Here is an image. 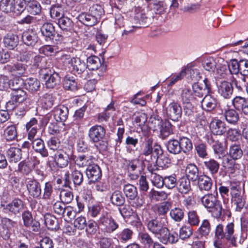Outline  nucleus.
I'll use <instances>...</instances> for the list:
<instances>
[{"instance_id":"f257e3e1","label":"nucleus","mask_w":248,"mask_h":248,"mask_svg":"<svg viewBox=\"0 0 248 248\" xmlns=\"http://www.w3.org/2000/svg\"><path fill=\"white\" fill-rule=\"evenodd\" d=\"M61 59L75 74L80 75L86 69V64L79 58L71 57L70 55H64L62 56Z\"/></svg>"},{"instance_id":"f03ea898","label":"nucleus","mask_w":248,"mask_h":248,"mask_svg":"<svg viewBox=\"0 0 248 248\" xmlns=\"http://www.w3.org/2000/svg\"><path fill=\"white\" fill-rule=\"evenodd\" d=\"M63 173V179L66 184H69L72 180L75 185L79 186L83 182V174L77 169L75 164H70Z\"/></svg>"},{"instance_id":"7ed1b4c3","label":"nucleus","mask_w":248,"mask_h":248,"mask_svg":"<svg viewBox=\"0 0 248 248\" xmlns=\"http://www.w3.org/2000/svg\"><path fill=\"white\" fill-rule=\"evenodd\" d=\"M168 223L167 218L163 217L160 218L159 222L156 219L150 220L147 226L148 230L159 239L163 233L168 232V228L166 227Z\"/></svg>"},{"instance_id":"20e7f679","label":"nucleus","mask_w":248,"mask_h":248,"mask_svg":"<svg viewBox=\"0 0 248 248\" xmlns=\"http://www.w3.org/2000/svg\"><path fill=\"white\" fill-rule=\"evenodd\" d=\"M230 194L231 202L235 206V210L240 212L243 208L245 205V199L243 197L244 192H242L240 187L231 183Z\"/></svg>"},{"instance_id":"39448f33","label":"nucleus","mask_w":248,"mask_h":248,"mask_svg":"<svg viewBox=\"0 0 248 248\" xmlns=\"http://www.w3.org/2000/svg\"><path fill=\"white\" fill-rule=\"evenodd\" d=\"M98 226L105 234H110L115 231L119 225L110 216L102 215L97 220Z\"/></svg>"},{"instance_id":"423d86ee","label":"nucleus","mask_w":248,"mask_h":248,"mask_svg":"<svg viewBox=\"0 0 248 248\" xmlns=\"http://www.w3.org/2000/svg\"><path fill=\"white\" fill-rule=\"evenodd\" d=\"M43 78L45 80L46 87L48 89H53L59 85L60 78L59 74L50 69H46L42 71Z\"/></svg>"},{"instance_id":"0eeeda50","label":"nucleus","mask_w":248,"mask_h":248,"mask_svg":"<svg viewBox=\"0 0 248 248\" xmlns=\"http://www.w3.org/2000/svg\"><path fill=\"white\" fill-rule=\"evenodd\" d=\"M165 111L167 116L172 121H178L181 117V106L178 103L174 101L168 104Z\"/></svg>"},{"instance_id":"6e6552de","label":"nucleus","mask_w":248,"mask_h":248,"mask_svg":"<svg viewBox=\"0 0 248 248\" xmlns=\"http://www.w3.org/2000/svg\"><path fill=\"white\" fill-rule=\"evenodd\" d=\"M16 223L12 220L3 217L0 224V236L5 240L8 239L11 235L12 229L16 226Z\"/></svg>"},{"instance_id":"1a4fd4ad","label":"nucleus","mask_w":248,"mask_h":248,"mask_svg":"<svg viewBox=\"0 0 248 248\" xmlns=\"http://www.w3.org/2000/svg\"><path fill=\"white\" fill-rule=\"evenodd\" d=\"M106 134L105 128L99 125L92 126L88 131L90 140L94 143L98 142L103 140Z\"/></svg>"},{"instance_id":"9d476101","label":"nucleus","mask_w":248,"mask_h":248,"mask_svg":"<svg viewBox=\"0 0 248 248\" xmlns=\"http://www.w3.org/2000/svg\"><path fill=\"white\" fill-rule=\"evenodd\" d=\"M26 182V187L29 194L34 198L40 197L42 190L39 183L32 178H27Z\"/></svg>"},{"instance_id":"9b49d317","label":"nucleus","mask_w":248,"mask_h":248,"mask_svg":"<svg viewBox=\"0 0 248 248\" xmlns=\"http://www.w3.org/2000/svg\"><path fill=\"white\" fill-rule=\"evenodd\" d=\"M209 127L212 133L216 135H222L227 130L225 123L217 118H214L211 121Z\"/></svg>"},{"instance_id":"f8f14e48","label":"nucleus","mask_w":248,"mask_h":248,"mask_svg":"<svg viewBox=\"0 0 248 248\" xmlns=\"http://www.w3.org/2000/svg\"><path fill=\"white\" fill-rule=\"evenodd\" d=\"M69 159V155L63 149L57 151L54 154V162L58 167L63 168L66 167Z\"/></svg>"},{"instance_id":"ddd939ff","label":"nucleus","mask_w":248,"mask_h":248,"mask_svg":"<svg viewBox=\"0 0 248 248\" xmlns=\"http://www.w3.org/2000/svg\"><path fill=\"white\" fill-rule=\"evenodd\" d=\"M203 82L204 84L195 83L192 85L193 92L195 96L201 97L209 92L210 85L207 78H205Z\"/></svg>"},{"instance_id":"4468645a","label":"nucleus","mask_w":248,"mask_h":248,"mask_svg":"<svg viewBox=\"0 0 248 248\" xmlns=\"http://www.w3.org/2000/svg\"><path fill=\"white\" fill-rule=\"evenodd\" d=\"M231 158L224 157L222 162V165L226 171L232 175H234L239 171L240 168V164L237 163Z\"/></svg>"},{"instance_id":"2eb2a0df","label":"nucleus","mask_w":248,"mask_h":248,"mask_svg":"<svg viewBox=\"0 0 248 248\" xmlns=\"http://www.w3.org/2000/svg\"><path fill=\"white\" fill-rule=\"evenodd\" d=\"M2 206L5 212L9 211L14 214H16L23 209V203L21 200L16 199L8 204L2 205Z\"/></svg>"},{"instance_id":"dca6fc26","label":"nucleus","mask_w":248,"mask_h":248,"mask_svg":"<svg viewBox=\"0 0 248 248\" xmlns=\"http://www.w3.org/2000/svg\"><path fill=\"white\" fill-rule=\"evenodd\" d=\"M218 93L225 99L230 98L233 92V87L232 84L228 81H221L217 86Z\"/></svg>"},{"instance_id":"f3484780","label":"nucleus","mask_w":248,"mask_h":248,"mask_svg":"<svg viewBox=\"0 0 248 248\" xmlns=\"http://www.w3.org/2000/svg\"><path fill=\"white\" fill-rule=\"evenodd\" d=\"M86 174L91 181L95 182L99 179L102 175L99 166L93 163L86 169Z\"/></svg>"},{"instance_id":"a211bd4d","label":"nucleus","mask_w":248,"mask_h":248,"mask_svg":"<svg viewBox=\"0 0 248 248\" xmlns=\"http://www.w3.org/2000/svg\"><path fill=\"white\" fill-rule=\"evenodd\" d=\"M39 127V125L38 124V121L34 118H31L26 124V128L28 132V140H32L35 138Z\"/></svg>"},{"instance_id":"6ab92c4d","label":"nucleus","mask_w":248,"mask_h":248,"mask_svg":"<svg viewBox=\"0 0 248 248\" xmlns=\"http://www.w3.org/2000/svg\"><path fill=\"white\" fill-rule=\"evenodd\" d=\"M229 72L227 62L222 58L217 60L214 74L217 78H224Z\"/></svg>"},{"instance_id":"aec40b11","label":"nucleus","mask_w":248,"mask_h":248,"mask_svg":"<svg viewBox=\"0 0 248 248\" xmlns=\"http://www.w3.org/2000/svg\"><path fill=\"white\" fill-rule=\"evenodd\" d=\"M68 108L64 106H60L55 108L53 110V116L57 122L62 123L67 118Z\"/></svg>"},{"instance_id":"412c9836","label":"nucleus","mask_w":248,"mask_h":248,"mask_svg":"<svg viewBox=\"0 0 248 248\" xmlns=\"http://www.w3.org/2000/svg\"><path fill=\"white\" fill-rule=\"evenodd\" d=\"M30 140L31 141L32 147L36 152L39 153L43 157L48 155V152L45 148L44 142L40 138H34L32 140Z\"/></svg>"},{"instance_id":"4be33fe9","label":"nucleus","mask_w":248,"mask_h":248,"mask_svg":"<svg viewBox=\"0 0 248 248\" xmlns=\"http://www.w3.org/2000/svg\"><path fill=\"white\" fill-rule=\"evenodd\" d=\"M234 107L242 111L245 114H248V100L241 96H236L232 100Z\"/></svg>"},{"instance_id":"5701e85b","label":"nucleus","mask_w":248,"mask_h":248,"mask_svg":"<svg viewBox=\"0 0 248 248\" xmlns=\"http://www.w3.org/2000/svg\"><path fill=\"white\" fill-rule=\"evenodd\" d=\"M203 109L211 111L214 109L217 104L216 98L211 94L206 95L201 101Z\"/></svg>"},{"instance_id":"b1692460","label":"nucleus","mask_w":248,"mask_h":248,"mask_svg":"<svg viewBox=\"0 0 248 248\" xmlns=\"http://www.w3.org/2000/svg\"><path fill=\"white\" fill-rule=\"evenodd\" d=\"M43 199L45 200H48V204H53L54 201H55L52 185L50 182L45 183L43 189Z\"/></svg>"},{"instance_id":"393cba45","label":"nucleus","mask_w":248,"mask_h":248,"mask_svg":"<svg viewBox=\"0 0 248 248\" xmlns=\"http://www.w3.org/2000/svg\"><path fill=\"white\" fill-rule=\"evenodd\" d=\"M54 99L52 94L46 93L40 97L39 101V105L45 110L51 108L54 104Z\"/></svg>"},{"instance_id":"a878e982","label":"nucleus","mask_w":248,"mask_h":248,"mask_svg":"<svg viewBox=\"0 0 248 248\" xmlns=\"http://www.w3.org/2000/svg\"><path fill=\"white\" fill-rule=\"evenodd\" d=\"M217 194L215 195L213 194H207L202 196L201 199L202 205L207 209L213 207L219 201L217 199Z\"/></svg>"},{"instance_id":"bb28decb","label":"nucleus","mask_w":248,"mask_h":248,"mask_svg":"<svg viewBox=\"0 0 248 248\" xmlns=\"http://www.w3.org/2000/svg\"><path fill=\"white\" fill-rule=\"evenodd\" d=\"M6 154L10 161L17 162L22 157V151L21 149L15 147H11L7 152Z\"/></svg>"},{"instance_id":"cd10ccee","label":"nucleus","mask_w":248,"mask_h":248,"mask_svg":"<svg viewBox=\"0 0 248 248\" xmlns=\"http://www.w3.org/2000/svg\"><path fill=\"white\" fill-rule=\"evenodd\" d=\"M3 136L7 141H13L17 137V128L15 124L8 125L4 130Z\"/></svg>"},{"instance_id":"c85d7f7f","label":"nucleus","mask_w":248,"mask_h":248,"mask_svg":"<svg viewBox=\"0 0 248 248\" xmlns=\"http://www.w3.org/2000/svg\"><path fill=\"white\" fill-rule=\"evenodd\" d=\"M212 185V179L207 175H201L198 178V186L202 191H209L211 188Z\"/></svg>"},{"instance_id":"c756f323","label":"nucleus","mask_w":248,"mask_h":248,"mask_svg":"<svg viewBox=\"0 0 248 248\" xmlns=\"http://www.w3.org/2000/svg\"><path fill=\"white\" fill-rule=\"evenodd\" d=\"M94 160V158L92 155H79L75 160V163L80 167L88 168L93 164Z\"/></svg>"},{"instance_id":"7c9ffc66","label":"nucleus","mask_w":248,"mask_h":248,"mask_svg":"<svg viewBox=\"0 0 248 248\" xmlns=\"http://www.w3.org/2000/svg\"><path fill=\"white\" fill-rule=\"evenodd\" d=\"M22 38L23 42L27 46H33L38 40L36 34L31 31H24L22 34Z\"/></svg>"},{"instance_id":"2f4dec72","label":"nucleus","mask_w":248,"mask_h":248,"mask_svg":"<svg viewBox=\"0 0 248 248\" xmlns=\"http://www.w3.org/2000/svg\"><path fill=\"white\" fill-rule=\"evenodd\" d=\"M247 238V234H245L241 230L240 232L234 234L228 242L233 247H237L242 245Z\"/></svg>"},{"instance_id":"473e14b6","label":"nucleus","mask_w":248,"mask_h":248,"mask_svg":"<svg viewBox=\"0 0 248 248\" xmlns=\"http://www.w3.org/2000/svg\"><path fill=\"white\" fill-rule=\"evenodd\" d=\"M78 18L80 22L88 26H94L98 21V19L90 12L89 13H81L79 15Z\"/></svg>"},{"instance_id":"72a5a7b5","label":"nucleus","mask_w":248,"mask_h":248,"mask_svg":"<svg viewBox=\"0 0 248 248\" xmlns=\"http://www.w3.org/2000/svg\"><path fill=\"white\" fill-rule=\"evenodd\" d=\"M18 42V37L12 33L7 34L3 38V43L5 47L13 49Z\"/></svg>"},{"instance_id":"f704fd0d","label":"nucleus","mask_w":248,"mask_h":248,"mask_svg":"<svg viewBox=\"0 0 248 248\" xmlns=\"http://www.w3.org/2000/svg\"><path fill=\"white\" fill-rule=\"evenodd\" d=\"M24 85L27 90L33 93L39 90L40 82L36 78H30L25 80Z\"/></svg>"},{"instance_id":"c9c22d12","label":"nucleus","mask_w":248,"mask_h":248,"mask_svg":"<svg viewBox=\"0 0 248 248\" xmlns=\"http://www.w3.org/2000/svg\"><path fill=\"white\" fill-rule=\"evenodd\" d=\"M63 86L65 90L72 91L76 90L77 83L76 82L75 77L70 75H66L64 78Z\"/></svg>"},{"instance_id":"e433bc0d","label":"nucleus","mask_w":248,"mask_h":248,"mask_svg":"<svg viewBox=\"0 0 248 248\" xmlns=\"http://www.w3.org/2000/svg\"><path fill=\"white\" fill-rule=\"evenodd\" d=\"M138 239L144 248H150L154 244L153 239L147 232L139 233Z\"/></svg>"},{"instance_id":"4c0bfd02","label":"nucleus","mask_w":248,"mask_h":248,"mask_svg":"<svg viewBox=\"0 0 248 248\" xmlns=\"http://www.w3.org/2000/svg\"><path fill=\"white\" fill-rule=\"evenodd\" d=\"M102 65L101 62L99 57L92 55L87 59L86 68L92 70L98 69Z\"/></svg>"},{"instance_id":"58836bf2","label":"nucleus","mask_w":248,"mask_h":248,"mask_svg":"<svg viewBox=\"0 0 248 248\" xmlns=\"http://www.w3.org/2000/svg\"><path fill=\"white\" fill-rule=\"evenodd\" d=\"M187 178L192 181H196L199 178V171L197 166L193 164H188L186 169Z\"/></svg>"},{"instance_id":"ea45409f","label":"nucleus","mask_w":248,"mask_h":248,"mask_svg":"<svg viewBox=\"0 0 248 248\" xmlns=\"http://www.w3.org/2000/svg\"><path fill=\"white\" fill-rule=\"evenodd\" d=\"M206 169L208 170L212 174H216L219 168V163L214 159L210 158L203 162Z\"/></svg>"},{"instance_id":"a19ab883","label":"nucleus","mask_w":248,"mask_h":248,"mask_svg":"<svg viewBox=\"0 0 248 248\" xmlns=\"http://www.w3.org/2000/svg\"><path fill=\"white\" fill-rule=\"evenodd\" d=\"M160 241L163 243L173 244L177 242L178 240V236L177 233L173 232L170 233L168 229V232L163 233L160 238Z\"/></svg>"},{"instance_id":"79ce46f5","label":"nucleus","mask_w":248,"mask_h":248,"mask_svg":"<svg viewBox=\"0 0 248 248\" xmlns=\"http://www.w3.org/2000/svg\"><path fill=\"white\" fill-rule=\"evenodd\" d=\"M177 189L181 193H187L191 189L189 180L186 177L181 178L178 182Z\"/></svg>"},{"instance_id":"37998d69","label":"nucleus","mask_w":248,"mask_h":248,"mask_svg":"<svg viewBox=\"0 0 248 248\" xmlns=\"http://www.w3.org/2000/svg\"><path fill=\"white\" fill-rule=\"evenodd\" d=\"M27 98L26 92L22 89L13 91L11 97V101L14 103H22Z\"/></svg>"},{"instance_id":"c03bdc74","label":"nucleus","mask_w":248,"mask_h":248,"mask_svg":"<svg viewBox=\"0 0 248 248\" xmlns=\"http://www.w3.org/2000/svg\"><path fill=\"white\" fill-rule=\"evenodd\" d=\"M42 34L46 38L53 39L55 29L53 25L49 23H45L41 28Z\"/></svg>"},{"instance_id":"a18cd8bd","label":"nucleus","mask_w":248,"mask_h":248,"mask_svg":"<svg viewBox=\"0 0 248 248\" xmlns=\"http://www.w3.org/2000/svg\"><path fill=\"white\" fill-rule=\"evenodd\" d=\"M50 15L52 18L59 20L64 16V10L61 5H53L50 9Z\"/></svg>"},{"instance_id":"49530a36","label":"nucleus","mask_w":248,"mask_h":248,"mask_svg":"<svg viewBox=\"0 0 248 248\" xmlns=\"http://www.w3.org/2000/svg\"><path fill=\"white\" fill-rule=\"evenodd\" d=\"M179 141L181 151L184 153H188L192 149V143L189 139L183 137L179 139Z\"/></svg>"},{"instance_id":"de8ad7c7","label":"nucleus","mask_w":248,"mask_h":248,"mask_svg":"<svg viewBox=\"0 0 248 248\" xmlns=\"http://www.w3.org/2000/svg\"><path fill=\"white\" fill-rule=\"evenodd\" d=\"M229 154L231 158L236 160L242 156L243 151L239 145L234 144L230 147Z\"/></svg>"},{"instance_id":"09e8293b","label":"nucleus","mask_w":248,"mask_h":248,"mask_svg":"<svg viewBox=\"0 0 248 248\" xmlns=\"http://www.w3.org/2000/svg\"><path fill=\"white\" fill-rule=\"evenodd\" d=\"M64 124L60 122L50 123L48 127V133L51 135H57L63 131Z\"/></svg>"},{"instance_id":"8fccbe9b","label":"nucleus","mask_w":248,"mask_h":248,"mask_svg":"<svg viewBox=\"0 0 248 248\" xmlns=\"http://www.w3.org/2000/svg\"><path fill=\"white\" fill-rule=\"evenodd\" d=\"M44 220L46 225L49 229H56L58 226L56 217L50 214H46L44 216Z\"/></svg>"},{"instance_id":"3c124183","label":"nucleus","mask_w":248,"mask_h":248,"mask_svg":"<svg viewBox=\"0 0 248 248\" xmlns=\"http://www.w3.org/2000/svg\"><path fill=\"white\" fill-rule=\"evenodd\" d=\"M224 116L227 122L231 124H235L239 120V115L232 109L225 111Z\"/></svg>"},{"instance_id":"603ef678","label":"nucleus","mask_w":248,"mask_h":248,"mask_svg":"<svg viewBox=\"0 0 248 248\" xmlns=\"http://www.w3.org/2000/svg\"><path fill=\"white\" fill-rule=\"evenodd\" d=\"M110 200L112 204L117 206H121L124 204L125 200L122 192L120 191H115L110 197Z\"/></svg>"},{"instance_id":"864d4df0","label":"nucleus","mask_w":248,"mask_h":248,"mask_svg":"<svg viewBox=\"0 0 248 248\" xmlns=\"http://www.w3.org/2000/svg\"><path fill=\"white\" fill-rule=\"evenodd\" d=\"M217 62L213 58L209 57L204 59L202 62L203 68L208 71L214 73Z\"/></svg>"},{"instance_id":"5fc2aeb1","label":"nucleus","mask_w":248,"mask_h":248,"mask_svg":"<svg viewBox=\"0 0 248 248\" xmlns=\"http://www.w3.org/2000/svg\"><path fill=\"white\" fill-rule=\"evenodd\" d=\"M168 151L171 154H177L181 152L179 141L170 140L168 141L167 145Z\"/></svg>"},{"instance_id":"6e6d98bb","label":"nucleus","mask_w":248,"mask_h":248,"mask_svg":"<svg viewBox=\"0 0 248 248\" xmlns=\"http://www.w3.org/2000/svg\"><path fill=\"white\" fill-rule=\"evenodd\" d=\"M124 191L127 198L134 200L137 196V190L135 186L132 185L127 184L124 187Z\"/></svg>"},{"instance_id":"4d7b16f0","label":"nucleus","mask_w":248,"mask_h":248,"mask_svg":"<svg viewBox=\"0 0 248 248\" xmlns=\"http://www.w3.org/2000/svg\"><path fill=\"white\" fill-rule=\"evenodd\" d=\"M181 97L182 101L184 104H189L194 101L195 99L191 91L186 88L183 90Z\"/></svg>"},{"instance_id":"13d9d810","label":"nucleus","mask_w":248,"mask_h":248,"mask_svg":"<svg viewBox=\"0 0 248 248\" xmlns=\"http://www.w3.org/2000/svg\"><path fill=\"white\" fill-rule=\"evenodd\" d=\"M27 3V10L33 15H37L41 12V6L35 0H31Z\"/></svg>"},{"instance_id":"bf43d9fd","label":"nucleus","mask_w":248,"mask_h":248,"mask_svg":"<svg viewBox=\"0 0 248 248\" xmlns=\"http://www.w3.org/2000/svg\"><path fill=\"white\" fill-rule=\"evenodd\" d=\"M170 217L176 222H180L184 217V213L180 208H174L170 212Z\"/></svg>"},{"instance_id":"052dcab7","label":"nucleus","mask_w":248,"mask_h":248,"mask_svg":"<svg viewBox=\"0 0 248 248\" xmlns=\"http://www.w3.org/2000/svg\"><path fill=\"white\" fill-rule=\"evenodd\" d=\"M159 130L163 138H166L172 133V125L168 121L163 122Z\"/></svg>"},{"instance_id":"680f3d73","label":"nucleus","mask_w":248,"mask_h":248,"mask_svg":"<svg viewBox=\"0 0 248 248\" xmlns=\"http://www.w3.org/2000/svg\"><path fill=\"white\" fill-rule=\"evenodd\" d=\"M183 70H186V75L188 74L190 78L193 80H198L201 78L200 70L194 67H187Z\"/></svg>"},{"instance_id":"e2e57ef3","label":"nucleus","mask_w":248,"mask_h":248,"mask_svg":"<svg viewBox=\"0 0 248 248\" xmlns=\"http://www.w3.org/2000/svg\"><path fill=\"white\" fill-rule=\"evenodd\" d=\"M150 178L154 186L158 188H161L164 186V178H162L159 175L155 173H151Z\"/></svg>"},{"instance_id":"0e129e2a","label":"nucleus","mask_w":248,"mask_h":248,"mask_svg":"<svg viewBox=\"0 0 248 248\" xmlns=\"http://www.w3.org/2000/svg\"><path fill=\"white\" fill-rule=\"evenodd\" d=\"M193 233V229L190 226L184 225L179 230V236L183 239L189 238Z\"/></svg>"},{"instance_id":"69168bd1","label":"nucleus","mask_w":248,"mask_h":248,"mask_svg":"<svg viewBox=\"0 0 248 248\" xmlns=\"http://www.w3.org/2000/svg\"><path fill=\"white\" fill-rule=\"evenodd\" d=\"M211 231L210 222L207 219H204L202 221L201 226L198 229L199 233L202 236L208 235Z\"/></svg>"},{"instance_id":"338daca9","label":"nucleus","mask_w":248,"mask_h":248,"mask_svg":"<svg viewBox=\"0 0 248 248\" xmlns=\"http://www.w3.org/2000/svg\"><path fill=\"white\" fill-rule=\"evenodd\" d=\"M209 211L211 212L212 216L216 218H220L222 216V207L221 204L219 201L213 207L209 208Z\"/></svg>"},{"instance_id":"774afa93","label":"nucleus","mask_w":248,"mask_h":248,"mask_svg":"<svg viewBox=\"0 0 248 248\" xmlns=\"http://www.w3.org/2000/svg\"><path fill=\"white\" fill-rule=\"evenodd\" d=\"M27 65L21 62H17L13 65L12 67V71L16 73V74L22 76L27 73Z\"/></svg>"}]
</instances>
